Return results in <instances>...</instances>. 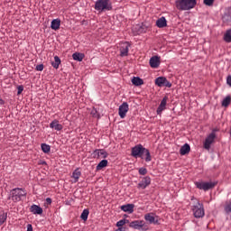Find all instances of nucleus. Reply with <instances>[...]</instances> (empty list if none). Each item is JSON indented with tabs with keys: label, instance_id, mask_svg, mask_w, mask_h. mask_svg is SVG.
<instances>
[{
	"label": "nucleus",
	"instance_id": "1",
	"mask_svg": "<svg viewBox=\"0 0 231 231\" xmlns=\"http://www.w3.org/2000/svg\"><path fill=\"white\" fill-rule=\"evenodd\" d=\"M143 154L145 155V162H151V160H152V158L151 157V152L143 147V145L137 144L132 148L131 155L134 158H142V160H143Z\"/></svg>",
	"mask_w": 231,
	"mask_h": 231
},
{
	"label": "nucleus",
	"instance_id": "2",
	"mask_svg": "<svg viewBox=\"0 0 231 231\" xmlns=\"http://www.w3.org/2000/svg\"><path fill=\"white\" fill-rule=\"evenodd\" d=\"M94 8L97 12L102 14V12L113 10V5L111 4V0H97Z\"/></svg>",
	"mask_w": 231,
	"mask_h": 231
},
{
	"label": "nucleus",
	"instance_id": "3",
	"mask_svg": "<svg viewBox=\"0 0 231 231\" xmlns=\"http://www.w3.org/2000/svg\"><path fill=\"white\" fill-rule=\"evenodd\" d=\"M175 6L180 11L192 10L196 6V0H176Z\"/></svg>",
	"mask_w": 231,
	"mask_h": 231
},
{
	"label": "nucleus",
	"instance_id": "4",
	"mask_svg": "<svg viewBox=\"0 0 231 231\" xmlns=\"http://www.w3.org/2000/svg\"><path fill=\"white\" fill-rule=\"evenodd\" d=\"M12 194V201L14 203H18V201H22L23 198H26V190L21 188L14 189L11 191Z\"/></svg>",
	"mask_w": 231,
	"mask_h": 231
},
{
	"label": "nucleus",
	"instance_id": "5",
	"mask_svg": "<svg viewBox=\"0 0 231 231\" xmlns=\"http://www.w3.org/2000/svg\"><path fill=\"white\" fill-rule=\"evenodd\" d=\"M216 132L213 131L208 137H206V141L204 142V149L208 150V152H210L211 146L216 143Z\"/></svg>",
	"mask_w": 231,
	"mask_h": 231
},
{
	"label": "nucleus",
	"instance_id": "6",
	"mask_svg": "<svg viewBox=\"0 0 231 231\" xmlns=\"http://www.w3.org/2000/svg\"><path fill=\"white\" fill-rule=\"evenodd\" d=\"M155 86H158V88H172V83L167 80L165 77H159L155 79Z\"/></svg>",
	"mask_w": 231,
	"mask_h": 231
},
{
	"label": "nucleus",
	"instance_id": "7",
	"mask_svg": "<svg viewBox=\"0 0 231 231\" xmlns=\"http://www.w3.org/2000/svg\"><path fill=\"white\" fill-rule=\"evenodd\" d=\"M144 220L150 225H160V220H158V216L154 213H147L144 215Z\"/></svg>",
	"mask_w": 231,
	"mask_h": 231
},
{
	"label": "nucleus",
	"instance_id": "8",
	"mask_svg": "<svg viewBox=\"0 0 231 231\" xmlns=\"http://www.w3.org/2000/svg\"><path fill=\"white\" fill-rule=\"evenodd\" d=\"M130 228H134V230H147L145 226V222L143 220H134L130 222L129 224Z\"/></svg>",
	"mask_w": 231,
	"mask_h": 231
},
{
	"label": "nucleus",
	"instance_id": "9",
	"mask_svg": "<svg viewBox=\"0 0 231 231\" xmlns=\"http://www.w3.org/2000/svg\"><path fill=\"white\" fill-rule=\"evenodd\" d=\"M129 48H131V43L129 42H125L120 44V56L127 57L129 55Z\"/></svg>",
	"mask_w": 231,
	"mask_h": 231
},
{
	"label": "nucleus",
	"instance_id": "10",
	"mask_svg": "<svg viewBox=\"0 0 231 231\" xmlns=\"http://www.w3.org/2000/svg\"><path fill=\"white\" fill-rule=\"evenodd\" d=\"M151 185V177L145 176L142 179V180L138 183L137 189H142L144 190V189H147Z\"/></svg>",
	"mask_w": 231,
	"mask_h": 231
},
{
	"label": "nucleus",
	"instance_id": "11",
	"mask_svg": "<svg viewBox=\"0 0 231 231\" xmlns=\"http://www.w3.org/2000/svg\"><path fill=\"white\" fill-rule=\"evenodd\" d=\"M128 111H129V104H127V102H124L119 106L118 115L120 118H124L125 116H126Z\"/></svg>",
	"mask_w": 231,
	"mask_h": 231
},
{
	"label": "nucleus",
	"instance_id": "12",
	"mask_svg": "<svg viewBox=\"0 0 231 231\" xmlns=\"http://www.w3.org/2000/svg\"><path fill=\"white\" fill-rule=\"evenodd\" d=\"M167 100H169V97L167 96H165L162 100L161 101V104L159 105L158 108H157V115H162V113H163V111H165L166 107H167Z\"/></svg>",
	"mask_w": 231,
	"mask_h": 231
},
{
	"label": "nucleus",
	"instance_id": "13",
	"mask_svg": "<svg viewBox=\"0 0 231 231\" xmlns=\"http://www.w3.org/2000/svg\"><path fill=\"white\" fill-rule=\"evenodd\" d=\"M160 64H161L160 57L152 56L150 59V66H151V68H153V69L160 68Z\"/></svg>",
	"mask_w": 231,
	"mask_h": 231
},
{
	"label": "nucleus",
	"instance_id": "14",
	"mask_svg": "<svg viewBox=\"0 0 231 231\" xmlns=\"http://www.w3.org/2000/svg\"><path fill=\"white\" fill-rule=\"evenodd\" d=\"M51 129H54L55 131H62L64 129V126L59 123V120L54 119L51 124H50Z\"/></svg>",
	"mask_w": 231,
	"mask_h": 231
},
{
	"label": "nucleus",
	"instance_id": "15",
	"mask_svg": "<svg viewBox=\"0 0 231 231\" xmlns=\"http://www.w3.org/2000/svg\"><path fill=\"white\" fill-rule=\"evenodd\" d=\"M121 210L123 212H128V214H133L134 212V204H126L121 206Z\"/></svg>",
	"mask_w": 231,
	"mask_h": 231
},
{
	"label": "nucleus",
	"instance_id": "16",
	"mask_svg": "<svg viewBox=\"0 0 231 231\" xmlns=\"http://www.w3.org/2000/svg\"><path fill=\"white\" fill-rule=\"evenodd\" d=\"M156 26L158 28H165L167 27V19H165L164 16L159 18L157 21H156Z\"/></svg>",
	"mask_w": 231,
	"mask_h": 231
},
{
	"label": "nucleus",
	"instance_id": "17",
	"mask_svg": "<svg viewBox=\"0 0 231 231\" xmlns=\"http://www.w3.org/2000/svg\"><path fill=\"white\" fill-rule=\"evenodd\" d=\"M189 152H190V145H189V143H185L180 147V154H181V156H185V154H189Z\"/></svg>",
	"mask_w": 231,
	"mask_h": 231
},
{
	"label": "nucleus",
	"instance_id": "18",
	"mask_svg": "<svg viewBox=\"0 0 231 231\" xmlns=\"http://www.w3.org/2000/svg\"><path fill=\"white\" fill-rule=\"evenodd\" d=\"M51 30H59L60 28V19H54L51 23Z\"/></svg>",
	"mask_w": 231,
	"mask_h": 231
},
{
	"label": "nucleus",
	"instance_id": "19",
	"mask_svg": "<svg viewBox=\"0 0 231 231\" xmlns=\"http://www.w3.org/2000/svg\"><path fill=\"white\" fill-rule=\"evenodd\" d=\"M80 176H82V172H80V171H79V169L75 170L71 176V178L74 180L73 183H77L79 181Z\"/></svg>",
	"mask_w": 231,
	"mask_h": 231
},
{
	"label": "nucleus",
	"instance_id": "20",
	"mask_svg": "<svg viewBox=\"0 0 231 231\" xmlns=\"http://www.w3.org/2000/svg\"><path fill=\"white\" fill-rule=\"evenodd\" d=\"M30 210H31L32 214H38V215L42 214V208H41L35 204L31 206Z\"/></svg>",
	"mask_w": 231,
	"mask_h": 231
},
{
	"label": "nucleus",
	"instance_id": "21",
	"mask_svg": "<svg viewBox=\"0 0 231 231\" xmlns=\"http://www.w3.org/2000/svg\"><path fill=\"white\" fill-rule=\"evenodd\" d=\"M72 59L74 60H78V62H82V60H84V54L80 52H75L72 54Z\"/></svg>",
	"mask_w": 231,
	"mask_h": 231
},
{
	"label": "nucleus",
	"instance_id": "22",
	"mask_svg": "<svg viewBox=\"0 0 231 231\" xmlns=\"http://www.w3.org/2000/svg\"><path fill=\"white\" fill-rule=\"evenodd\" d=\"M193 214H194L195 217H203V209L199 208L198 207H195L193 208Z\"/></svg>",
	"mask_w": 231,
	"mask_h": 231
},
{
	"label": "nucleus",
	"instance_id": "23",
	"mask_svg": "<svg viewBox=\"0 0 231 231\" xmlns=\"http://www.w3.org/2000/svg\"><path fill=\"white\" fill-rule=\"evenodd\" d=\"M217 186V182H204V191H208V189H213Z\"/></svg>",
	"mask_w": 231,
	"mask_h": 231
},
{
	"label": "nucleus",
	"instance_id": "24",
	"mask_svg": "<svg viewBox=\"0 0 231 231\" xmlns=\"http://www.w3.org/2000/svg\"><path fill=\"white\" fill-rule=\"evenodd\" d=\"M132 84H134V86H143V79H140L139 77H134L132 79Z\"/></svg>",
	"mask_w": 231,
	"mask_h": 231
},
{
	"label": "nucleus",
	"instance_id": "25",
	"mask_svg": "<svg viewBox=\"0 0 231 231\" xmlns=\"http://www.w3.org/2000/svg\"><path fill=\"white\" fill-rule=\"evenodd\" d=\"M51 66L55 69H59V66H60V58H59V56L54 57V61L51 62Z\"/></svg>",
	"mask_w": 231,
	"mask_h": 231
},
{
	"label": "nucleus",
	"instance_id": "26",
	"mask_svg": "<svg viewBox=\"0 0 231 231\" xmlns=\"http://www.w3.org/2000/svg\"><path fill=\"white\" fill-rule=\"evenodd\" d=\"M107 160H102L96 167L97 171H102L105 167H107Z\"/></svg>",
	"mask_w": 231,
	"mask_h": 231
},
{
	"label": "nucleus",
	"instance_id": "27",
	"mask_svg": "<svg viewBox=\"0 0 231 231\" xmlns=\"http://www.w3.org/2000/svg\"><path fill=\"white\" fill-rule=\"evenodd\" d=\"M224 41H226V42H231V28L226 30L224 33Z\"/></svg>",
	"mask_w": 231,
	"mask_h": 231
},
{
	"label": "nucleus",
	"instance_id": "28",
	"mask_svg": "<svg viewBox=\"0 0 231 231\" xmlns=\"http://www.w3.org/2000/svg\"><path fill=\"white\" fill-rule=\"evenodd\" d=\"M7 217H8V214L5 212L0 213V226H2V225H5V223H6Z\"/></svg>",
	"mask_w": 231,
	"mask_h": 231
},
{
	"label": "nucleus",
	"instance_id": "29",
	"mask_svg": "<svg viewBox=\"0 0 231 231\" xmlns=\"http://www.w3.org/2000/svg\"><path fill=\"white\" fill-rule=\"evenodd\" d=\"M41 147H42V152H44L45 154H48V152L51 151V147L49 144L42 143Z\"/></svg>",
	"mask_w": 231,
	"mask_h": 231
},
{
	"label": "nucleus",
	"instance_id": "30",
	"mask_svg": "<svg viewBox=\"0 0 231 231\" xmlns=\"http://www.w3.org/2000/svg\"><path fill=\"white\" fill-rule=\"evenodd\" d=\"M88 216H89V210L84 209L80 215V217L83 221H88Z\"/></svg>",
	"mask_w": 231,
	"mask_h": 231
},
{
	"label": "nucleus",
	"instance_id": "31",
	"mask_svg": "<svg viewBox=\"0 0 231 231\" xmlns=\"http://www.w3.org/2000/svg\"><path fill=\"white\" fill-rule=\"evenodd\" d=\"M231 104V97L230 95H227L225 99L222 101V106H225V107H227Z\"/></svg>",
	"mask_w": 231,
	"mask_h": 231
},
{
	"label": "nucleus",
	"instance_id": "32",
	"mask_svg": "<svg viewBox=\"0 0 231 231\" xmlns=\"http://www.w3.org/2000/svg\"><path fill=\"white\" fill-rule=\"evenodd\" d=\"M225 211L227 215H231V200L225 204Z\"/></svg>",
	"mask_w": 231,
	"mask_h": 231
},
{
	"label": "nucleus",
	"instance_id": "33",
	"mask_svg": "<svg viewBox=\"0 0 231 231\" xmlns=\"http://www.w3.org/2000/svg\"><path fill=\"white\" fill-rule=\"evenodd\" d=\"M125 223H129V220L121 219V220L116 222V226H118V228H122V226H124V225H125Z\"/></svg>",
	"mask_w": 231,
	"mask_h": 231
},
{
	"label": "nucleus",
	"instance_id": "34",
	"mask_svg": "<svg viewBox=\"0 0 231 231\" xmlns=\"http://www.w3.org/2000/svg\"><path fill=\"white\" fill-rule=\"evenodd\" d=\"M95 152L97 153V156H103V158H106L107 156V152L104 150H96Z\"/></svg>",
	"mask_w": 231,
	"mask_h": 231
},
{
	"label": "nucleus",
	"instance_id": "35",
	"mask_svg": "<svg viewBox=\"0 0 231 231\" xmlns=\"http://www.w3.org/2000/svg\"><path fill=\"white\" fill-rule=\"evenodd\" d=\"M139 174H141V176H145V174H147V170L145 168H140Z\"/></svg>",
	"mask_w": 231,
	"mask_h": 231
},
{
	"label": "nucleus",
	"instance_id": "36",
	"mask_svg": "<svg viewBox=\"0 0 231 231\" xmlns=\"http://www.w3.org/2000/svg\"><path fill=\"white\" fill-rule=\"evenodd\" d=\"M23 91H24V87H23V85H20L17 87V95H21V93H23Z\"/></svg>",
	"mask_w": 231,
	"mask_h": 231
},
{
	"label": "nucleus",
	"instance_id": "37",
	"mask_svg": "<svg viewBox=\"0 0 231 231\" xmlns=\"http://www.w3.org/2000/svg\"><path fill=\"white\" fill-rule=\"evenodd\" d=\"M215 0H204V4L208 6H212L214 5Z\"/></svg>",
	"mask_w": 231,
	"mask_h": 231
},
{
	"label": "nucleus",
	"instance_id": "38",
	"mask_svg": "<svg viewBox=\"0 0 231 231\" xmlns=\"http://www.w3.org/2000/svg\"><path fill=\"white\" fill-rule=\"evenodd\" d=\"M44 69V65L40 64L36 66V71H42Z\"/></svg>",
	"mask_w": 231,
	"mask_h": 231
},
{
	"label": "nucleus",
	"instance_id": "39",
	"mask_svg": "<svg viewBox=\"0 0 231 231\" xmlns=\"http://www.w3.org/2000/svg\"><path fill=\"white\" fill-rule=\"evenodd\" d=\"M195 185L198 189H200L202 190L203 189V182H195Z\"/></svg>",
	"mask_w": 231,
	"mask_h": 231
},
{
	"label": "nucleus",
	"instance_id": "40",
	"mask_svg": "<svg viewBox=\"0 0 231 231\" xmlns=\"http://www.w3.org/2000/svg\"><path fill=\"white\" fill-rule=\"evenodd\" d=\"M226 82L229 86H231V75H228L226 78Z\"/></svg>",
	"mask_w": 231,
	"mask_h": 231
},
{
	"label": "nucleus",
	"instance_id": "41",
	"mask_svg": "<svg viewBox=\"0 0 231 231\" xmlns=\"http://www.w3.org/2000/svg\"><path fill=\"white\" fill-rule=\"evenodd\" d=\"M27 231H33V226H32V224L27 225Z\"/></svg>",
	"mask_w": 231,
	"mask_h": 231
},
{
	"label": "nucleus",
	"instance_id": "42",
	"mask_svg": "<svg viewBox=\"0 0 231 231\" xmlns=\"http://www.w3.org/2000/svg\"><path fill=\"white\" fill-rule=\"evenodd\" d=\"M46 203H47V205H51V199L47 198L46 199Z\"/></svg>",
	"mask_w": 231,
	"mask_h": 231
},
{
	"label": "nucleus",
	"instance_id": "43",
	"mask_svg": "<svg viewBox=\"0 0 231 231\" xmlns=\"http://www.w3.org/2000/svg\"><path fill=\"white\" fill-rule=\"evenodd\" d=\"M0 106H5V100L3 98H0Z\"/></svg>",
	"mask_w": 231,
	"mask_h": 231
},
{
	"label": "nucleus",
	"instance_id": "44",
	"mask_svg": "<svg viewBox=\"0 0 231 231\" xmlns=\"http://www.w3.org/2000/svg\"><path fill=\"white\" fill-rule=\"evenodd\" d=\"M115 231H125V229H124V227H119V228L116 229Z\"/></svg>",
	"mask_w": 231,
	"mask_h": 231
},
{
	"label": "nucleus",
	"instance_id": "45",
	"mask_svg": "<svg viewBox=\"0 0 231 231\" xmlns=\"http://www.w3.org/2000/svg\"><path fill=\"white\" fill-rule=\"evenodd\" d=\"M227 17H228V15H224L223 21H227Z\"/></svg>",
	"mask_w": 231,
	"mask_h": 231
},
{
	"label": "nucleus",
	"instance_id": "46",
	"mask_svg": "<svg viewBox=\"0 0 231 231\" xmlns=\"http://www.w3.org/2000/svg\"><path fill=\"white\" fill-rule=\"evenodd\" d=\"M230 135H231V130H230Z\"/></svg>",
	"mask_w": 231,
	"mask_h": 231
}]
</instances>
